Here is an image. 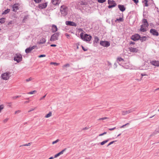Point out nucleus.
Masks as SVG:
<instances>
[{
	"label": "nucleus",
	"instance_id": "nucleus-59",
	"mask_svg": "<svg viewBox=\"0 0 159 159\" xmlns=\"http://www.w3.org/2000/svg\"><path fill=\"white\" fill-rule=\"evenodd\" d=\"M27 81H30V78H29L26 80Z\"/></svg>",
	"mask_w": 159,
	"mask_h": 159
},
{
	"label": "nucleus",
	"instance_id": "nucleus-60",
	"mask_svg": "<svg viewBox=\"0 0 159 159\" xmlns=\"http://www.w3.org/2000/svg\"><path fill=\"white\" fill-rule=\"evenodd\" d=\"M81 5H84V3L83 2H82L81 3V4H80Z\"/></svg>",
	"mask_w": 159,
	"mask_h": 159
},
{
	"label": "nucleus",
	"instance_id": "nucleus-26",
	"mask_svg": "<svg viewBox=\"0 0 159 159\" xmlns=\"http://www.w3.org/2000/svg\"><path fill=\"white\" fill-rule=\"evenodd\" d=\"M99 41V39L97 37H95L94 42L96 43H97Z\"/></svg>",
	"mask_w": 159,
	"mask_h": 159
},
{
	"label": "nucleus",
	"instance_id": "nucleus-47",
	"mask_svg": "<svg viewBox=\"0 0 159 159\" xmlns=\"http://www.w3.org/2000/svg\"><path fill=\"white\" fill-rule=\"evenodd\" d=\"M116 128V127H114L113 128H110V129H109V130H110V131H111V130H113L115 129Z\"/></svg>",
	"mask_w": 159,
	"mask_h": 159
},
{
	"label": "nucleus",
	"instance_id": "nucleus-7",
	"mask_svg": "<svg viewBox=\"0 0 159 159\" xmlns=\"http://www.w3.org/2000/svg\"><path fill=\"white\" fill-rule=\"evenodd\" d=\"M100 44L102 46L107 47L109 46L110 45V44L108 42L103 41H100Z\"/></svg>",
	"mask_w": 159,
	"mask_h": 159
},
{
	"label": "nucleus",
	"instance_id": "nucleus-33",
	"mask_svg": "<svg viewBox=\"0 0 159 159\" xmlns=\"http://www.w3.org/2000/svg\"><path fill=\"white\" fill-rule=\"evenodd\" d=\"M146 37L145 36L142 37L141 38H140V40L142 41H145L146 39Z\"/></svg>",
	"mask_w": 159,
	"mask_h": 159
},
{
	"label": "nucleus",
	"instance_id": "nucleus-42",
	"mask_svg": "<svg viewBox=\"0 0 159 159\" xmlns=\"http://www.w3.org/2000/svg\"><path fill=\"white\" fill-rule=\"evenodd\" d=\"M115 141H111V142H110L107 145V146L108 147L109 146V145H111V144H113L115 142Z\"/></svg>",
	"mask_w": 159,
	"mask_h": 159
},
{
	"label": "nucleus",
	"instance_id": "nucleus-21",
	"mask_svg": "<svg viewBox=\"0 0 159 159\" xmlns=\"http://www.w3.org/2000/svg\"><path fill=\"white\" fill-rule=\"evenodd\" d=\"M108 3L109 4H116L115 3V1H111L110 0H108Z\"/></svg>",
	"mask_w": 159,
	"mask_h": 159
},
{
	"label": "nucleus",
	"instance_id": "nucleus-32",
	"mask_svg": "<svg viewBox=\"0 0 159 159\" xmlns=\"http://www.w3.org/2000/svg\"><path fill=\"white\" fill-rule=\"evenodd\" d=\"M37 92V91L36 90L30 91V94H35Z\"/></svg>",
	"mask_w": 159,
	"mask_h": 159
},
{
	"label": "nucleus",
	"instance_id": "nucleus-53",
	"mask_svg": "<svg viewBox=\"0 0 159 159\" xmlns=\"http://www.w3.org/2000/svg\"><path fill=\"white\" fill-rule=\"evenodd\" d=\"M56 45L55 44H51V47H56Z\"/></svg>",
	"mask_w": 159,
	"mask_h": 159
},
{
	"label": "nucleus",
	"instance_id": "nucleus-38",
	"mask_svg": "<svg viewBox=\"0 0 159 159\" xmlns=\"http://www.w3.org/2000/svg\"><path fill=\"white\" fill-rule=\"evenodd\" d=\"M30 145V143H28V144H23L20 146V147H21L22 146H28Z\"/></svg>",
	"mask_w": 159,
	"mask_h": 159
},
{
	"label": "nucleus",
	"instance_id": "nucleus-6",
	"mask_svg": "<svg viewBox=\"0 0 159 159\" xmlns=\"http://www.w3.org/2000/svg\"><path fill=\"white\" fill-rule=\"evenodd\" d=\"M22 57L21 55L20 54H16L14 57V60L17 62H19L22 60Z\"/></svg>",
	"mask_w": 159,
	"mask_h": 159
},
{
	"label": "nucleus",
	"instance_id": "nucleus-56",
	"mask_svg": "<svg viewBox=\"0 0 159 159\" xmlns=\"http://www.w3.org/2000/svg\"><path fill=\"white\" fill-rule=\"evenodd\" d=\"M103 135H104V134L103 133L102 134H100L99 135V136H103Z\"/></svg>",
	"mask_w": 159,
	"mask_h": 159
},
{
	"label": "nucleus",
	"instance_id": "nucleus-22",
	"mask_svg": "<svg viewBox=\"0 0 159 159\" xmlns=\"http://www.w3.org/2000/svg\"><path fill=\"white\" fill-rule=\"evenodd\" d=\"M10 9H7V10H5L2 13V14H6L9 13L10 11Z\"/></svg>",
	"mask_w": 159,
	"mask_h": 159
},
{
	"label": "nucleus",
	"instance_id": "nucleus-44",
	"mask_svg": "<svg viewBox=\"0 0 159 159\" xmlns=\"http://www.w3.org/2000/svg\"><path fill=\"white\" fill-rule=\"evenodd\" d=\"M34 1L35 2L39 3L41 2L42 0H34Z\"/></svg>",
	"mask_w": 159,
	"mask_h": 159
},
{
	"label": "nucleus",
	"instance_id": "nucleus-27",
	"mask_svg": "<svg viewBox=\"0 0 159 159\" xmlns=\"http://www.w3.org/2000/svg\"><path fill=\"white\" fill-rule=\"evenodd\" d=\"M117 21L119 22H122V21H123V18H120L119 19H117L115 21L116 22Z\"/></svg>",
	"mask_w": 159,
	"mask_h": 159
},
{
	"label": "nucleus",
	"instance_id": "nucleus-62",
	"mask_svg": "<svg viewBox=\"0 0 159 159\" xmlns=\"http://www.w3.org/2000/svg\"><path fill=\"white\" fill-rule=\"evenodd\" d=\"M103 134H104V135L105 134H107V132H104L103 133Z\"/></svg>",
	"mask_w": 159,
	"mask_h": 159
},
{
	"label": "nucleus",
	"instance_id": "nucleus-8",
	"mask_svg": "<svg viewBox=\"0 0 159 159\" xmlns=\"http://www.w3.org/2000/svg\"><path fill=\"white\" fill-rule=\"evenodd\" d=\"M134 111L133 109H130L126 111H124L122 112V114L123 115H125L127 114H129Z\"/></svg>",
	"mask_w": 159,
	"mask_h": 159
},
{
	"label": "nucleus",
	"instance_id": "nucleus-63",
	"mask_svg": "<svg viewBox=\"0 0 159 159\" xmlns=\"http://www.w3.org/2000/svg\"><path fill=\"white\" fill-rule=\"evenodd\" d=\"M159 90V88L157 89H155L156 90Z\"/></svg>",
	"mask_w": 159,
	"mask_h": 159
},
{
	"label": "nucleus",
	"instance_id": "nucleus-51",
	"mask_svg": "<svg viewBox=\"0 0 159 159\" xmlns=\"http://www.w3.org/2000/svg\"><path fill=\"white\" fill-rule=\"evenodd\" d=\"M65 35L67 38L69 39V38L70 37V35L69 34H66Z\"/></svg>",
	"mask_w": 159,
	"mask_h": 159
},
{
	"label": "nucleus",
	"instance_id": "nucleus-46",
	"mask_svg": "<svg viewBox=\"0 0 159 159\" xmlns=\"http://www.w3.org/2000/svg\"><path fill=\"white\" fill-rule=\"evenodd\" d=\"M20 112V110H17V111H16L15 112V114H16L17 113H19Z\"/></svg>",
	"mask_w": 159,
	"mask_h": 159
},
{
	"label": "nucleus",
	"instance_id": "nucleus-15",
	"mask_svg": "<svg viewBox=\"0 0 159 159\" xmlns=\"http://www.w3.org/2000/svg\"><path fill=\"white\" fill-rule=\"evenodd\" d=\"M57 30V27L56 25H52V30L53 33L56 32Z\"/></svg>",
	"mask_w": 159,
	"mask_h": 159
},
{
	"label": "nucleus",
	"instance_id": "nucleus-28",
	"mask_svg": "<svg viewBox=\"0 0 159 159\" xmlns=\"http://www.w3.org/2000/svg\"><path fill=\"white\" fill-rule=\"evenodd\" d=\"M25 52L27 53L30 52V47L26 49L25 50Z\"/></svg>",
	"mask_w": 159,
	"mask_h": 159
},
{
	"label": "nucleus",
	"instance_id": "nucleus-57",
	"mask_svg": "<svg viewBox=\"0 0 159 159\" xmlns=\"http://www.w3.org/2000/svg\"><path fill=\"white\" fill-rule=\"evenodd\" d=\"M141 75H142V76L143 77V76H144V75H146V74H141Z\"/></svg>",
	"mask_w": 159,
	"mask_h": 159
},
{
	"label": "nucleus",
	"instance_id": "nucleus-35",
	"mask_svg": "<svg viewBox=\"0 0 159 159\" xmlns=\"http://www.w3.org/2000/svg\"><path fill=\"white\" fill-rule=\"evenodd\" d=\"M117 60L119 61H123L124 59L120 57H118L117 58Z\"/></svg>",
	"mask_w": 159,
	"mask_h": 159
},
{
	"label": "nucleus",
	"instance_id": "nucleus-52",
	"mask_svg": "<svg viewBox=\"0 0 159 159\" xmlns=\"http://www.w3.org/2000/svg\"><path fill=\"white\" fill-rule=\"evenodd\" d=\"M20 96H15V97H14L13 98V99H16V98H19V97H20Z\"/></svg>",
	"mask_w": 159,
	"mask_h": 159
},
{
	"label": "nucleus",
	"instance_id": "nucleus-5",
	"mask_svg": "<svg viewBox=\"0 0 159 159\" xmlns=\"http://www.w3.org/2000/svg\"><path fill=\"white\" fill-rule=\"evenodd\" d=\"M59 35V34L58 32L55 33L52 35L50 40L51 41H54L57 40Z\"/></svg>",
	"mask_w": 159,
	"mask_h": 159
},
{
	"label": "nucleus",
	"instance_id": "nucleus-4",
	"mask_svg": "<svg viewBox=\"0 0 159 159\" xmlns=\"http://www.w3.org/2000/svg\"><path fill=\"white\" fill-rule=\"evenodd\" d=\"M10 73L9 72H6L2 74L1 78L4 80H8L10 77Z\"/></svg>",
	"mask_w": 159,
	"mask_h": 159
},
{
	"label": "nucleus",
	"instance_id": "nucleus-48",
	"mask_svg": "<svg viewBox=\"0 0 159 159\" xmlns=\"http://www.w3.org/2000/svg\"><path fill=\"white\" fill-rule=\"evenodd\" d=\"M8 120V118H6L4 119L3 120V122L4 123L6 122Z\"/></svg>",
	"mask_w": 159,
	"mask_h": 159
},
{
	"label": "nucleus",
	"instance_id": "nucleus-29",
	"mask_svg": "<svg viewBox=\"0 0 159 159\" xmlns=\"http://www.w3.org/2000/svg\"><path fill=\"white\" fill-rule=\"evenodd\" d=\"M59 141H60L59 139H57L56 140H55V141H53L52 142V144H54L57 143Z\"/></svg>",
	"mask_w": 159,
	"mask_h": 159
},
{
	"label": "nucleus",
	"instance_id": "nucleus-34",
	"mask_svg": "<svg viewBox=\"0 0 159 159\" xmlns=\"http://www.w3.org/2000/svg\"><path fill=\"white\" fill-rule=\"evenodd\" d=\"M106 1V0H98V2L100 3H103L104 2Z\"/></svg>",
	"mask_w": 159,
	"mask_h": 159
},
{
	"label": "nucleus",
	"instance_id": "nucleus-16",
	"mask_svg": "<svg viewBox=\"0 0 159 159\" xmlns=\"http://www.w3.org/2000/svg\"><path fill=\"white\" fill-rule=\"evenodd\" d=\"M18 4H14L12 7L13 11H15L18 9Z\"/></svg>",
	"mask_w": 159,
	"mask_h": 159
},
{
	"label": "nucleus",
	"instance_id": "nucleus-54",
	"mask_svg": "<svg viewBox=\"0 0 159 159\" xmlns=\"http://www.w3.org/2000/svg\"><path fill=\"white\" fill-rule=\"evenodd\" d=\"M128 124H128V123H127V124H125V125H123V126H122L121 127V128H123V127L124 126H125V125H128Z\"/></svg>",
	"mask_w": 159,
	"mask_h": 159
},
{
	"label": "nucleus",
	"instance_id": "nucleus-25",
	"mask_svg": "<svg viewBox=\"0 0 159 159\" xmlns=\"http://www.w3.org/2000/svg\"><path fill=\"white\" fill-rule=\"evenodd\" d=\"M108 140H105V141H104L101 142L100 143V144L101 145H104L105 143H107L108 142Z\"/></svg>",
	"mask_w": 159,
	"mask_h": 159
},
{
	"label": "nucleus",
	"instance_id": "nucleus-58",
	"mask_svg": "<svg viewBox=\"0 0 159 159\" xmlns=\"http://www.w3.org/2000/svg\"><path fill=\"white\" fill-rule=\"evenodd\" d=\"M35 109V108H32L31 109H30V111L34 110Z\"/></svg>",
	"mask_w": 159,
	"mask_h": 159
},
{
	"label": "nucleus",
	"instance_id": "nucleus-10",
	"mask_svg": "<svg viewBox=\"0 0 159 159\" xmlns=\"http://www.w3.org/2000/svg\"><path fill=\"white\" fill-rule=\"evenodd\" d=\"M66 24L68 25L76 26V24L73 22L70 21H66Z\"/></svg>",
	"mask_w": 159,
	"mask_h": 159
},
{
	"label": "nucleus",
	"instance_id": "nucleus-3",
	"mask_svg": "<svg viewBox=\"0 0 159 159\" xmlns=\"http://www.w3.org/2000/svg\"><path fill=\"white\" fill-rule=\"evenodd\" d=\"M61 14L63 16H66L67 14V8L65 6H61L60 9Z\"/></svg>",
	"mask_w": 159,
	"mask_h": 159
},
{
	"label": "nucleus",
	"instance_id": "nucleus-11",
	"mask_svg": "<svg viewBox=\"0 0 159 159\" xmlns=\"http://www.w3.org/2000/svg\"><path fill=\"white\" fill-rule=\"evenodd\" d=\"M150 32L153 35L157 36L158 35V33L157 30L154 29H152L150 30Z\"/></svg>",
	"mask_w": 159,
	"mask_h": 159
},
{
	"label": "nucleus",
	"instance_id": "nucleus-13",
	"mask_svg": "<svg viewBox=\"0 0 159 159\" xmlns=\"http://www.w3.org/2000/svg\"><path fill=\"white\" fill-rule=\"evenodd\" d=\"M61 0H52V4L55 5H58L60 2Z\"/></svg>",
	"mask_w": 159,
	"mask_h": 159
},
{
	"label": "nucleus",
	"instance_id": "nucleus-1",
	"mask_svg": "<svg viewBox=\"0 0 159 159\" xmlns=\"http://www.w3.org/2000/svg\"><path fill=\"white\" fill-rule=\"evenodd\" d=\"M142 23L141 26L140 30L142 32L146 31L148 26L147 20L145 19H143L142 20Z\"/></svg>",
	"mask_w": 159,
	"mask_h": 159
},
{
	"label": "nucleus",
	"instance_id": "nucleus-20",
	"mask_svg": "<svg viewBox=\"0 0 159 159\" xmlns=\"http://www.w3.org/2000/svg\"><path fill=\"white\" fill-rule=\"evenodd\" d=\"M52 116V112L51 111H50L48 114H47L45 116V118H49L51 116Z\"/></svg>",
	"mask_w": 159,
	"mask_h": 159
},
{
	"label": "nucleus",
	"instance_id": "nucleus-24",
	"mask_svg": "<svg viewBox=\"0 0 159 159\" xmlns=\"http://www.w3.org/2000/svg\"><path fill=\"white\" fill-rule=\"evenodd\" d=\"M5 18H2L0 19V23L3 24L5 22Z\"/></svg>",
	"mask_w": 159,
	"mask_h": 159
},
{
	"label": "nucleus",
	"instance_id": "nucleus-31",
	"mask_svg": "<svg viewBox=\"0 0 159 159\" xmlns=\"http://www.w3.org/2000/svg\"><path fill=\"white\" fill-rule=\"evenodd\" d=\"M37 48V46L35 45V46H33V47L30 48V51H31V50H32L33 49H36Z\"/></svg>",
	"mask_w": 159,
	"mask_h": 159
},
{
	"label": "nucleus",
	"instance_id": "nucleus-2",
	"mask_svg": "<svg viewBox=\"0 0 159 159\" xmlns=\"http://www.w3.org/2000/svg\"><path fill=\"white\" fill-rule=\"evenodd\" d=\"M80 36L81 39L86 41H89L92 39L91 36L87 34H84L83 32L80 34Z\"/></svg>",
	"mask_w": 159,
	"mask_h": 159
},
{
	"label": "nucleus",
	"instance_id": "nucleus-49",
	"mask_svg": "<svg viewBox=\"0 0 159 159\" xmlns=\"http://www.w3.org/2000/svg\"><path fill=\"white\" fill-rule=\"evenodd\" d=\"M133 1L136 4L138 3L139 2L138 0H133Z\"/></svg>",
	"mask_w": 159,
	"mask_h": 159
},
{
	"label": "nucleus",
	"instance_id": "nucleus-18",
	"mask_svg": "<svg viewBox=\"0 0 159 159\" xmlns=\"http://www.w3.org/2000/svg\"><path fill=\"white\" fill-rule=\"evenodd\" d=\"M46 40L45 38H42L39 40V42L40 44H43L45 43Z\"/></svg>",
	"mask_w": 159,
	"mask_h": 159
},
{
	"label": "nucleus",
	"instance_id": "nucleus-17",
	"mask_svg": "<svg viewBox=\"0 0 159 159\" xmlns=\"http://www.w3.org/2000/svg\"><path fill=\"white\" fill-rule=\"evenodd\" d=\"M129 49L130 51L132 52H137L138 50L137 48L132 47L130 48H129Z\"/></svg>",
	"mask_w": 159,
	"mask_h": 159
},
{
	"label": "nucleus",
	"instance_id": "nucleus-36",
	"mask_svg": "<svg viewBox=\"0 0 159 159\" xmlns=\"http://www.w3.org/2000/svg\"><path fill=\"white\" fill-rule=\"evenodd\" d=\"M50 64L51 65H54L56 66H57L59 65V63L56 62H51Z\"/></svg>",
	"mask_w": 159,
	"mask_h": 159
},
{
	"label": "nucleus",
	"instance_id": "nucleus-61",
	"mask_svg": "<svg viewBox=\"0 0 159 159\" xmlns=\"http://www.w3.org/2000/svg\"><path fill=\"white\" fill-rule=\"evenodd\" d=\"M53 159V157H50V158H49L48 159Z\"/></svg>",
	"mask_w": 159,
	"mask_h": 159
},
{
	"label": "nucleus",
	"instance_id": "nucleus-40",
	"mask_svg": "<svg viewBox=\"0 0 159 159\" xmlns=\"http://www.w3.org/2000/svg\"><path fill=\"white\" fill-rule=\"evenodd\" d=\"M144 6H147L148 4V0H145Z\"/></svg>",
	"mask_w": 159,
	"mask_h": 159
},
{
	"label": "nucleus",
	"instance_id": "nucleus-37",
	"mask_svg": "<svg viewBox=\"0 0 159 159\" xmlns=\"http://www.w3.org/2000/svg\"><path fill=\"white\" fill-rule=\"evenodd\" d=\"M116 4H113V5H109L108 6V7L109 8H110L112 7H115V6H116Z\"/></svg>",
	"mask_w": 159,
	"mask_h": 159
},
{
	"label": "nucleus",
	"instance_id": "nucleus-50",
	"mask_svg": "<svg viewBox=\"0 0 159 159\" xmlns=\"http://www.w3.org/2000/svg\"><path fill=\"white\" fill-rule=\"evenodd\" d=\"M82 49L85 51H87V49L85 48L83 46H82Z\"/></svg>",
	"mask_w": 159,
	"mask_h": 159
},
{
	"label": "nucleus",
	"instance_id": "nucleus-23",
	"mask_svg": "<svg viewBox=\"0 0 159 159\" xmlns=\"http://www.w3.org/2000/svg\"><path fill=\"white\" fill-rule=\"evenodd\" d=\"M109 119V118L107 117H104L98 119L99 120H103Z\"/></svg>",
	"mask_w": 159,
	"mask_h": 159
},
{
	"label": "nucleus",
	"instance_id": "nucleus-12",
	"mask_svg": "<svg viewBox=\"0 0 159 159\" xmlns=\"http://www.w3.org/2000/svg\"><path fill=\"white\" fill-rule=\"evenodd\" d=\"M118 6L120 10L122 12L124 11L125 10V8L123 5H118Z\"/></svg>",
	"mask_w": 159,
	"mask_h": 159
},
{
	"label": "nucleus",
	"instance_id": "nucleus-30",
	"mask_svg": "<svg viewBox=\"0 0 159 159\" xmlns=\"http://www.w3.org/2000/svg\"><path fill=\"white\" fill-rule=\"evenodd\" d=\"M69 66H70V64H65V65H64L62 66V67L63 68H65L66 67H68Z\"/></svg>",
	"mask_w": 159,
	"mask_h": 159
},
{
	"label": "nucleus",
	"instance_id": "nucleus-19",
	"mask_svg": "<svg viewBox=\"0 0 159 159\" xmlns=\"http://www.w3.org/2000/svg\"><path fill=\"white\" fill-rule=\"evenodd\" d=\"M152 64L155 66H159V61H152Z\"/></svg>",
	"mask_w": 159,
	"mask_h": 159
},
{
	"label": "nucleus",
	"instance_id": "nucleus-45",
	"mask_svg": "<svg viewBox=\"0 0 159 159\" xmlns=\"http://www.w3.org/2000/svg\"><path fill=\"white\" fill-rule=\"evenodd\" d=\"M60 155V153H58L55 155V157H57Z\"/></svg>",
	"mask_w": 159,
	"mask_h": 159
},
{
	"label": "nucleus",
	"instance_id": "nucleus-55",
	"mask_svg": "<svg viewBox=\"0 0 159 159\" xmlns=\"http://www.w3.org/2000/svg\"><path fill=\"white\" fill-rule=\"evenodd\" d=\"M29 102V101H25V102L24 103L26 104V103Z\"/></svg>",
	"mask_w": 159,
	"mask_h": 159
},
{
	"label": "nucleus",
	"instance_id": "nucleus-43",
	"mask_svg": "<svg viewBox=\"0 0 159 159\" xmlns=\"http://www.w3.org/2000/svg\"><path fill=\"white\" fill-rule=\"evenodd\" d=\"M66 149H63L62 150L61 152H59L60 155L62 154L66 150Z\"/></svg>",
	"mask_w": 159,
	"mask_h": 159
},
{
	"label": "nucleus",
	"instance_id": "nucleus-14",
	"mask_svg": "<svg viewBox=\"0 0 159 159\" xmlns=\"http://www.w3.org/2000/svg\"><path fill=\"white\" fill-rule=\"evenodd\" d=\"M47 3H45L40 4L39 5V8L43 9L45 8L47 6Z\"/></svg>",
	"mask_w": 159,
	"mask_h": 159
},
{
	"label": "nucleus",
	"instance_id": "nucleus-64",
	"mask_svg": "<svg viewBox=\"0 0 159 159\" xmlns=\"http://www.w3.org/2000/svg\"><path fill=\"white\" fill-rule=\"evenodd\" d=\"M77 49H78L79 48V46H77Z\"/></svg>",
	"mask_w": 159,
	"mask_h": 159
},
{
	"label": "nucleus",
	"instance_id": "nucleus-9",
	"mask_svg": "<svg viewBox=\"0 0 159 159\" xmlns=\"http://www.w3.org/2000/svg\"><path fill=\"white\" fill-rule=\"evenodd\" d=\"M140 38V36L138 34H135L132 36L131 39L134 41L139 39Z\"/></svg>",
	"mask_w": 159,
	"mask_h": 159
},
{
	"label": "nucleus",
	"instance_id": "nucleus-39",
	"mask_svg": "<svg viewBox=\"0 0 159 159\" xmlns=\"http://www.w3.org/2000/svg\"><path fill=\"white\" fill-rule=\"evenodd\" d=\"M4 108V106L3 105H1L0 106V112H1V110L3 109Z\"/></svg>",
	"mask_w": 159,
	"mask_h": 159
},
{
	"label": "nucleus",
	"instance_id": "nucleus-41",
	"mask_svg": "<svg viewBox=\"0 0 159 159\" xmlns=\"http://www.w3.org/2000/svg\"><path fill=\"white\" fill-rule=\"evenodd\" d=\"M46 57V55L44 54L38 56V57L41 58L42 57Z\"/></svg>",
	"mask_w": 159,
	"mask_h": 159
}]
</instances>
